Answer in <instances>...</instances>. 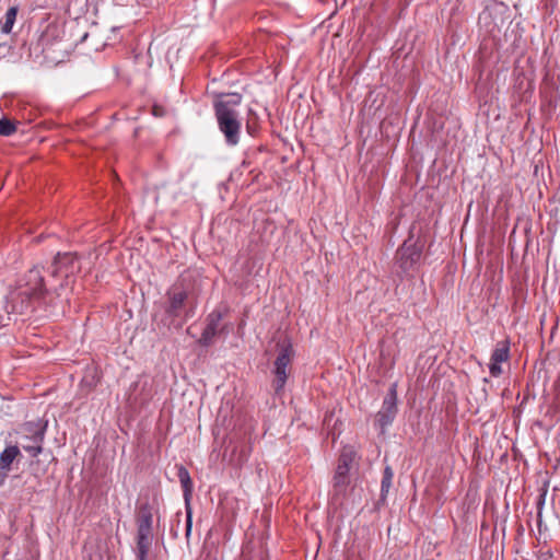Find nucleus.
<instances>
[{
  "mask_svg": "<svg viewBox=\"0 0 560 560\" xmlns=\"http://www.w3.org/2000/svg\"><path fill=\"white\" fill-rule=\"evenodd\" d=\"M544 557V560H550L551 559V555H548V556H542Z\"/></svg>",
  "mask_w": 560,
  "mask_h": 560,
  "instance_id": "nucleus-23",
  "label": "nucleus"
},
{
  "mask_svg": "<svg viewBox=\"0 0 560 560\" xmlns=\"http://www.w3.org/2000/svg\"><path fill=\"white\" fill-rule=\"evenodd\" d=\"M16 130V126L8 118L0 119V135L9 137Z\"/></svg>",
  "mask_w": 560,
  "mask_h": 560,
  "instance_id": "nucleus-18",
  "label": "nucleus"
},
{
  "mask_svg": "<svg viewBox=\"0 0 560 560\" xmlns=\"http://www.w3.org/2000/svg\"><path fill=\"white\" fill-rule=\"evenodd\" d=\"M397 392L396 384L389 388L388 395L384 398L382 409L377 412L376 419L382 428L392 423L397 412Z\"/></svg>",
  "mask_w": 560,
  "mask_h": 560,
  "instance_id": "nucleus-10",
  "label": "nucleus"
},
{
  "mask_svg": "<svg viewBox=\"0 0 560 560\" xmlns=\"http://www.w3.org/2000/svg\"><path fill=\"white\" fill-rule=\"evenodd\" d=\"M80 268L77 255L72 253L58 254L49 267L50 278L58 283H50L49 288L54 291L63 289L71 282L72 277L80 271Z\"/></svg>",
  "mask_w": 560,
  "mask_h": 560,
  "instance_id": "nucleus-2",
  "label": "nucleus"
},
{
  "mask_svg": "<svg viewBox=\"0 0 560 560\" xmlns=\"http://www.w3.org/2000/svg\"><path fill=\"white\" fill-rule=\"evenodd\" d=\"M292 357H293L292 346L290 343L287 345L282 340V354H281V358H282V384L284 383V378L287 376L285 366L290 362Z\"/></svg>",
  "mask_w": 560,
  "mask_h": 560,
  "instance_id": "nucleus-17",
  "label": "nucleus"
},
{
  "mask_svg": "<svg viewBox=\"0 0 560 560\" xmlns=\"http://www.w3.org/2000/svg\"><path fill=\"white\" fill-rule=\"evenodd\" d=\"M20 455V448L16 445L7 446L0 453V470H10L13 460Z\"/></svg>",
  "mask_w": 560,
  "mask_h": 560,
  "instance_id": "nucleus-13",
  "label": "nucleus"
},
{
  "mask_svg": "<svg viewBox=\"0 0 560 560\" xmlns=\"http://www.w3.org/2000/svg\"><path fill=\"white\" fill-rule=\"evenodd\" d=\"M8 470H1L0 471V486H2L8 477V474H7Z\"/></svg>",
  "mask_w": 560,
  "mask_h": 560,
  "instance_id": "nucleus-22",
  "label": "nucleus"
},
{
  "mask_svg": "<svg viewBox=\"0 0 560 560\" xmlns=\"http://www.w3.org/2000/svg\"><path fill=\"white\" fill-rule=\"evenodd\" d=\"M222 313L219 310L212 311L206 319V327L199 339V343L203 347H209L213 343L215 336L223 332L226 326H221Z\"/></svg>",
  "mask_w": 560,
  "mask_h": 560,
  "instance_id": "nucleus-9",
  "label": "nucleus"
},
{
  "mask_svg": "<svg viewBox=\"0 0 560 560\" xmlns=\"http://www.w3.org/2000/svg\"><path fill=\"white\" fill-rule=\"evenodd\" d=\"M242 96L238 93L225 94L222 95L214 103V110H218L220 105H224L228 110H236V107L241 104Z\"/></svg>",
  "mask_w": 560,
  "mask_h": 560,
  "instance_id": "nucleus-14",
  "label": "nucleus"
},
{
  "mask_svg": "<svg viewBox=\"0 0 560 560\" xmlns=\"http://www.w3.org/2000/svg\"><path fill=\"white\" fill-rule=\"evenodd\" d=\"M357 458V452L352 446H345L338 459L334 475V490L337 493L346 491L349 485V471Z\"/></svg>",
  "mask_w": 560,
  "mask_h": 560,
  "instance_id": "nucleus-6",
  "label": "nucleus"
},
{
  "mask_svg": "<svg viewBox=\"0 0 560 560\" xmlns=\"http://www.w3.org/2000/svg\"><path fill=\"white\" fill-rule=\"evenodd\" d=\"M421 258V248L416 244L406 241L396 253V260L406 275L411 273L416 270Z\"/></svg>",
  "mask_w": 560,
  "mask_h": 560,
  "instance_id": "nucleus-8",
  "label": "nucleus"
},
{
  "mask_svg": "<svg viewBox=\"0 0 560 560\" xmlns=\"http://www.w3.org/2000/svg\"><path fill=\"white\" fill-rule=\"evenodd\" d=\"M273 373L276 375V378L273 381V388L275 392L278 393L280 390V352L275 354Z\"/></svg>",
  "mask_w": 560,
  "mask_h": 560,
  "instance_id": "nucleus-19",
  "label": "nucleus"
},
{
  "mask_svg": "<svg viewBox=\"0 0 560 560\" xmlns=\"http://www.w3.org/2000/svg\"><path fill=\"white\" fill-rule=\"evenodd\" d=\"M214 112L219 129L224 135L225 142L230 145H236L240 141L241 132L238 112L228 110L222 104Z\"/></svg>",
  "mask_w": 560,
  "mask_h": 560,
  "instance_id": "nucleus-5",
  "label": "nucleus"
},
{
  "mask_svg": "<svg viewBox=\"0 0 560 560\" xmlns=\"http://www.w3.org/2000/svg\"><path fill=\"white\" fill-rule=\"evenodd\" d=\"M167 306L165 312L172 317H178L185 307L189 298L188 289L184 285V280L174 283L166 292Z\"/></svg>",
  "mask_w": 560,
  "mask_h": 560,
  "instance_id": "nucleus-7",
  "label": "nucleus"
},
{
  "mask_svg": "<svg viewBox=\"0 0 560 560\" xmlns=\"http://www.w3.org/2000/svg\"><path fill=\"white\" fill-rule=\"evenodd\" d=\"M177 477H178V480L184 490L185 501L188 504V501H189V498H190L191 491H192V481H191L189 471L187 470L186 467L180 465L177 467ZM191 526H192L191 510L187 505V509H186V536L190 535Z\"/></svg>",
  "mask_w": 560,
  "mask_h": 560,
  "instance_id": "nucleus-12",
  "label": "nucleus"
},
{
  "mask_svg": "<svg viewBox=\"0 0 560 560\" xmlns=\"http://www.w3.org/2000/svg\"><path fill=\"white\" fill-rule=\"evenodd\" d=\"M47 422L43 420L28 421L19 430L20 444L32 457H37L43 452V443Z\"/></svg>",
  "mask_w": 560,
  "mask_h": 560,
  "instance_id": "nucleus-3",
  "label": "nucleus"
},
{
  "mask_svg": "<svg viewBox=\"0 0 560 560\" xmlns=\"http://www.w3.org/2000/svg\"><path fill=\"white\" fill-rule=\"evenodd\" d=\"M18 11H19L18 7H10L7 10L5 15H4V22L1 26L2 33L10 34L12 32L13 25L16 20Z\"/></svg>",
  "mask_w": 560,
  "mask_h": 560,
  "instance_id": "nucleus-15",
  "label": "nucleus"
},
{
  "mask_svg": "<svg viewBox=\"0 0 560 560\" xmlns=\"http://www.w3.org/2000/svg\"><path fill=\"white\" fill-rule=\"evenodd\" d=\"M46 58L51 62H59L65 58V56H47Z\"/></svg>",
  "mask_w": 560,
  "mask_h": 560,
  "instance_id": "nucleus-21",
  "label": "nucleus"
},
{
  "mask_svg": "<svg viewBox=\"0 0 560 560\" xmlns=\"http://www.w3.org/2000/svg\"><path fill=\"white\" fill-rule=\"evenodd\" d=\"M0 325H3L1 319H0Z\"/></svg>",
  "mask_w": 560,
  "mask_h": 560,
  "instance_id": "nucleus-24",
  "label": "nucleus"
},
{
  "mask_svg": "<svg viewBox=\"0 0 560 560\" xmlns=\"http://www.w3.org/2000/svg\"><path fill=\"white\" fill-rule=\"evenodd\" d=\"M153 514L149 504H143L137 515V559L147 560L152 545Z\"/></svg>",
  "mask_w": 560,
  "mask_h": 560,
  "instance_id": "nucleus-4",
  "label": "nucleus"
},
{
  "mask_svg": "<svg viewBox=\"0 0 560 560\" xmlns=\"http://www.w3.org/2000/svg\"><path fill=\"white\" fill-rule=\"evenodd\" d=\"M393 477H394V472H393L392 468L389 466H386L384 469V472H383L382 485H381V495L383 498L386 497V494L388 493V491L392 487Z\"/></svg>",
  "mask_w": 560,
  "mask_h": 560,
  "instance_id": "nucleus-16",
  "label": "nucleus"
},
{
  "mask_svg": "<svg viewBox=\"0 0 560 560\" xmlns=\"http://www.w3.org/2000/svg\"><path fill=\"white\" fill-rule=\"evenodd\" d=\"M510 359V341L502 340L495 345L490 358L489 372L491 376L499 377L502 374L501 364Z\"/></svg>",
  "mask_w": 560,
  "mask_h": 560,
  "instance_id": "nucleus-11",
  "label": "nucleus"
},
{
  "mask_svg": "<svg viewBox=\"0 0 560 560\" xmlns=\"http://www.w3.org/2000/svg\"><path fill=\"white\" fill-rule=\"evenodd\" d=\"M48 292L42 270L35 266L16 281L15 287L7 295V314L26 312L33 301L39 300Z\"/></svg>",
  "mask_w": 560,
  "mask_h": 560,
  "instance_id": "nucleus-1",
  "label": "nucleus"
},
{
  "mask_svg": "<svg viewBox=\"0 0 560 560\" xmlns=\"http://www.w3.org/2000/svg\"><path fill=\"white\" fill-rule=\"evenodd\" d=\"M279 347H280V341L279 340H272V345L270 346V348H268L266 350V352L267 353H269V352H275L276 353L278 351Z\"/></svg>",
  "mask_w": 560,
  "mask_h": 560,
  "instance_id": "nucleus-20",
  "label": "nucleus"
}]
</instances>
